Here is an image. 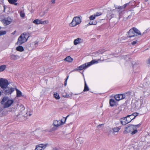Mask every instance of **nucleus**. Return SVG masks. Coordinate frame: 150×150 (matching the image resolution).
<instances>
[{"instance_id": "obj_45", "label": "nucleus", "mask_w": 150, "mask_h": 150, "mask_svg": "<svg viewBox=\"0 0 150 150\" xmlns=\"http://www.w3.org/2000/svg\"><path fill=\"white\" fill-rule=\"evenodd\" d=\"M16 32V31H15L14 32H13L12 33V34L14 35Z\"/></svg>"}, {"instance_id": "obj_8", "label": "nucleus", "mask_w": 150, "mask_h": 150, "mask_svg": "<svg viewBox=\"0 0 150 150\" xmlns=\"http://www.w3.org/2000/svg\"><path fill=\"white\" fill-rule=\"evenodd\" d=\"M8 84L7 80L3 78L0 79V86L2 88H6Z\"/></svg>"}, {"instance_id": "obj_20", "label": "nucleus", "mask_w": 150, "mask_h": 150, "mask_svg": "<svg viewBox=\"0 0 150 150\" xmlns=\"http://www.w3.org/2000/svg\"><path fill=\"white\" fill-rule=\"evenodd\" d=\"M38 44V42H33L30 44V47L32 49H35L37 46Z\"/></svg>"}, {"instance_id": "obj_12", "label": "nucleus", "mask_w": 150, "mask_h": 150, "mask_svg": "<svg viewBox=\"0 0 150 150\" xmlns=\"http://www.w3.org/2000/svg\"><path fill=\"white\" fill-rule=\"evenodd\" d=\"M4 93L6 94H11L14 91V89L12 87H6L5 88Z\"/></svg>"}, {"instance_id": "obj_4", "label": "nucleus", "mask_w": 150, "mask_h": 150, "mask_svg": "<svg viewBox=\"0 0 150 150\" xmlns=\"http://www.w3.org/2000/svg\"><path fill=\"white\" fill-rule=\"evenodd\" d=\"M82 17L81 16H76L74 17L72 22L70 23L69 25L71 27H74L80 24L81 21Z\"/></svg>"}, {"instance_id": "obj_41", "label": "nucleus", "mask_w": 150, "mask_h": 150, "mask_svg": "<svg viewBox=\"0 0 150 150\" xmlns=\"http://www.w3.org/2000/svg\"><path fill=\"white\" fill-rule=\"evenodd\" d=\"M101 14V13H100L99 12H97L96 14L95 15V16H98Z\"/></svg>"}, {"instance_id": "obj_39", "label": "nucleus", "mask_w": 150, "mask_h": 150, "mask_svg": "<svg viewBox=\"0 0 150 150\" xmlns=\"http://www.w3.org/2000/svg\"><path fill=\"white\" fill-rule=\"evenodd\" d=\"M137 43V41H134L132 42L131 43V44L133 45H135Z\"/></svg>"}, {"instance_id": "obj_52", "label": "nucleus", "mask_w": 150, "mask_h": 150, "mask_svg": "<svg viewBox=\"0 0 150 150\" xmlns=\"http://www.w3.org/2000/svg\"><path fill=\"white\" fill-rule=\"evenodd\" d=\"M147 1H148V0H146Z\"/></svg>"}, {"instance_id": "obj_48", "label": "nucleus", "mask_w": 150, "mask_h": 150, "mask_svg": "<svg viewBox=\"0 0 150 150\" xmlns=\"http://www.w3.org/2000/svg\"><path fill=\"white\" fill-rule=\"evenodd\" d=\"M103 52H101L100 53L101 54H102L103 53Z\"/></svg>"}, {"instance_id": "obj_29", "label": "nucleus", "mask_w": 150, "mask_h": 150, "mask_svg": "<svg viewBox=\"0 0 150 150\" xmlns=\"http://www.w3.org/2000/svg\"><path fill=\"white\" fill-rule=\"evenodd\" d=\"M6 68V65H3L0 66V71H4Z\"/></svg>"}, {"instance_id": "obj_6", "label": "nucleus", "mask_w": 150, "mask_h": 150, "mask_svg": "<svg viewBox=\"0 0 150 150\" xmlns=\"http://www.w3.org/2000/svg\"><path fill=\"white\" fill-rule=\"evenodd\" d=\"M129 3H127L125 4L122 6H115L116 9H118V11L119 13L120 16H121L125 11V9L126 6L129 5Z\"/></svg>"}, {"instance_id": "obj_9", "label": "nucleus", "mask_w": 150, "mask_h": 150, "mask_svg": "<svg viewBox=\"0 0 150 150\" xmlns=\"http://www.w3.org/2000/svg\"><path fill=\"white\" fill-rule=\"evenodd\" d=\"M134 125H129L128 127H125V130L123 131V133L125 134H126L129 133L134 129Z\"/></svg>"}, {"instance_id": "obj_31", "label": "nucleus", "mask_w": 150, "mask_h": 150, "mask_svg": "<svg viewBox=\"0 0 150 150\" xmlns=\"http://www.w3.org/2000/svg\"><path fill=\"white\" fill-rule=\"evenodd\" d=\"M11 21H8L7 20H4V24H5L6 25H8L10 24L11 23Z\"/></svg>"}, {"instance_id": "obj_38", "label": "nucleus", "mask_w": 150, "mask_h": 150, "mask_svg": "<svg viewBox=\"0 0 150 150\" xmlns=\"http://www.w3.org/2000/svg\"><path fill=\"white\" fill-rule=\"evenodd\" d=\"M69 76H68L67 77V79L65 80V81H64V85L65 86H66V85H67V80L69 78Z\"/></svg>"}, {"instance_id": "obj_17", "label": "nucleus", "mask_w": 150, "mask_h": 150, "mask_svg": "<svg viewBox=\"0 0 150 150\" xmlns=\"http://www.w3.org/2000/svg\"><path fill=\"white\" fill-rule=\"evenodd\" d=\"M131 105L132 108L134 109H136L137 108H139L140 107H139V106L138 102H136L135 103H132Z\"/></svg>"}, {"instance_id": "obj_2", "label": "nucleus", "mask_w": 150, "mask_h": 150, "mask_svg": "<svg viewBox=\"0 0 150 150\" xmlns=\"http://www.w3.org/2000/svg\"><path fill=\"white\" fill-rule=\"evenodd\" d=\"M141 35L140 31L136 28L134 27L130 29L128 33V37L130 38Z\"/></svg>"}, {"instance_id": "obj_40", "label": "nucleus", "mask_w": 150, "mask_h": 150, "mask_svg": "<svg viewBox=\"0 0 150 150\" xmlns=\"http://www.w3.org/2000/svg\"><path fill=\"white\" fill-rule=\"evenodd\" d=\"M28 113H29V116H30L32 114V112H30V111H28L27 112H26V114H27Z\"/></svg>"}, {"instance_id": "obj_26", "label": "nucleus", "mask_w": 150, "mask_h": 150, "mask_svg": "<svg viewBox=\"0 0 150 150\" xmlns=\"http://www.w3.org/2000/svg\"><path fill=\"white\" fill-rule=\"evenodd\" d=\"M97 24V22L96 21H90L87 25V26L91 25H96Z\"/></svg>"}, {"instance_id": "obj_33", "label": "nucleus", "mask_w": 150, "mask_h": 150, "mask_svg": "<svg viewBox=\"0 0 150 150\" xmlns=\"http://www.w3.org/2000/svg\"><path fill=\"white\" fill-rule=\"evenodd\" d=\"M20 16L22 18H24L25 16V14L23 11H21L20 13Z\"/></svg>"}, {"instance_id": "obj_50", "label": "nucleus", "mask_w": 150, "mask_h": 150, "mask_svg": "<svg viewBox=\"0 0 150 150\" xmlns=\"http://www.w3.org/2000/svg\"><path fill=\"white\" fill-rule=\"evenodd\" d=\"M1 29V27H0V30Z\"/></svg>"}, {"instance_id": "obj_43", "label": "nucleus", "mask_w": 150, "mask_h": 150, "mask_svg": "<svg viewBox=\"0 0 150 150\" xmlns=\"http://www.w3.org/2000/svg\"><path fill=\"white\" fill-rule=\"evenodd\" d=\"M79 70V68L78 69H77V68L73 70L72 71H77Z\"/></svg>"}, {"instance_id": "obj_42", "label": "nucleus", "mask_w": 150, "mask_h": 150, "mask_svg": "<svg viewBox=\"0 0 150 150\" xmlns=\"http://www.w3.org/2000/svg\"><path fill=\"white\" fill-rule=\"evenodd\" d=\"M51 2L52 4H54L55 3V0H52Z\"/></svg>"}, {"instance_id": "obj_13", "label": "nucleus", "mask_w": 150, "mask_h": 150, "mask_svg": "<svg viewBox=\"0 0 150 150\" xmlns=\"http://www.w3.org/2000/svg\"><path fill=\"white\" fill-rule=\"evenodd\" d=\"M33 23L36 24H45L48 23V21H42L40 20L35 19L33 21Z\"/></svg>"}, {"instance_id": "obj_1", "label": "nucleus", "mask_w": 150, "mask_h": 150, "mask_svg": "<svg viewBox=\"0 0 150 150\" xmlns=\"http://www.w3.org/2000/svg\"><path fill=\"white\" fill-rule=\"evenodd\" d=\"M28 37L29 36H28L26 33L21 34L18 38L17 44L19 45H21L27 41Z\"/></svg>"}, {"instance_id": "obj_23", "label": "nucleus", "mask_w": 150, "mask_h": 150, "mask_svg": "<svg viewBox=\"0 0 150 150\" xmlns=\"http://www.w3.org/2000/svg\"><path fill=\"white\" fill-rule=\"evenodd\" d=\"M121 128V127H115L112 129L113 132H117L119 131Z\"/></svg>"}, {"instance_id": "obj_5", "label": "nucleus", "mask_w": 150, "mask_h": 150, "mask_svg": "<svg viewBox=\"0 0 150 150\" xmlns=\"http://www.w3.org/2000/svg\"><path fill=\"white\" fill-rule=\"evenodd\" d=\"M98 62V61L93 60L89 62L86 63L79 66L78 67L79 69L80 70H82L83 69H86L87 68L94 64L97 63Z\"/></svg>"}, {"instance_id": "obj_24", "label": "nucleus", "mask_w": 150, "mask_h": 150, "mask_svg": "<svg viewBox=\"0 0 150 150\" xmlns=\"http://www.w3.org/2000/svg\"><path fill=\"white\" fill-rule=\"evenodd\" d=\"M9 3L11 4H14L15 5H17L18 3H16L18 0H8Z\"/></svg>"}, {"instance_id": "obj_14", "label": "nucleus", "mask_w": 150, "mask_h": 150, "mask_svg": "<svg viewBox=\"0 0 150 150\" xmlns=\"http://www.w3.org/2000/svg\"><path fill=\"white\" fill-rule=\"evenodd\" d=\"M125 98V95L123 94H119L116 95L115 96V100L117 101L123 99Z\"/></svg>"}, {"instance_id": "obj_3", "label": "nucleus", "mask_w": 150, "mask_h": 150, "mask_svg": "<svg viewBox=\"0 0 150 150\" xmlns=\"http://www.w3.org/2000/svg\"><path fill=\"white\" fill-rule=\"evenodd\" d=\"M5 101L6 102L4 103V108L9 107L14 102L13 99H8V98L6 97H5L3 98L1 102V103L3 104L4 103Z\"/></svg>"}, {"instance_id": "obj_21", "label": "nucleus", "mask_w": 150, "mask_h": 150, "mask_svg": "<svg viewBox=\"0 0 150 150\" xmlns=\"http://www.w3.org/2000/svg\"><path fill=\"white\" fill-rule=\"evenodd\" d=\"M10 59L12 60H15L19 58L20 57L17 55L12 54L10 56Z\"/></svg>"}, {"instance_id": "obj_30", "label": "nucleus", "mask_w": 150, "mask_h": 150, "mask_svg": "<svg viewBox=\"0 0 150 150\" xmlns=\"http://www.w3.org/2000/svg\"><path fill=\"white\" fill-rule=\"evenodd\" d=\"M145 102V100L144 99H141L139 100V102H140L139 107H140L142 105H144V104Z\"/></svg>"}, {"instance_id": "obj_34", "label": "nucleus", "mask_w": 150, "mask_h": 150, "mask_svg": "<svg viewBox=\"0 0 150 150\" xmlns=\"http://www.w3.org/2000/svg\"><path fill=\"white\" fill-rule=\"evenodd\" d=\"M96 18V16H95V14L93 15L92 16H91L89 17V19L90 20H92Z\"/></svg>"}, {"instance_id": "obj_44", "label": "nucleus", "mask_w": 150, "mask_h": 150, "mask_svg": "<svg viewBox=\"0 0 150 150\" xmlns=\"http://www.w3.org/2000/svg\"><path fill=\"white\" fill-rule=\"evenodd\" d=\"M147 63L150 64V57L148 60Z\"/></svg>"}, {"instance_id": "obj_27", "label": "nucleus", "mask_w": 150, "mask_h": 150, "mask_svg": "<svg viewBox=\"0 0 150 150\" xmlns=\"http://www.w3.org/2000/svg\"><path fill=\"white\" fill-rule=\"evenodd\" d=\"M16 91L17 96L18 97H21L22 96V93L17 89H16Z\"/></svg>"}, {"instance_id": "obj_51", "label": "nucleus", "mask_w": 150, "mask_h": 150, "mask_svg": "<svg viewBox=\"0 0 150 150\" xmlns=\"http://www.w3.org/2000/svg\"><path fill=\"white\" fill-rule=\"evenodd\" d=\"M4 9L5 10V7L4 6Z\"/></svg>"}, {"instance_id": "obj_19", "label": "nucleus", "mask_w": 150, "mask_h": 150, "mask_svg": "<svg viewBox=\"0 0 150 150\" xmlns=\"http://www.w3.org/2000/svg\"><path fill=\"white\" fill-rule=\"evenodd\" d=\"M116 102L115 100L113 99H110L109 100V104L110 106L111 107H113L116 105Z\"/></svg>"}, {"instance_id": "obj_10", "label": "nucleus", "mask_w": 150, "mask_h": 150, "mask_svg": "<svg viewBox=\"0 0 150 150\" xmlns=\"http://www.w3.org/2000/svg\"><path fill=\"white\" fill-rule=\"evenodd\" d=\"M130 120V119L127 118V116L125 117L122 118L120 120L121 124L123 125H125L126 124L129 123Z\"/></svg>"}, {"instance_id": "obj_47", "label": "nucleus", "mask_w": 150, "mask_h": 150, "mask_svg": "<svg viewBox=\"0 0 150 150\" xmlns=\"http://www.w3.org/2000/svg\"><path fill=\"white\" fill-rule=\"evenodd\" d=\"M26 116H28V115H29V113H28V114H26Z\"/></svg>"}, {"instance_id": "obj_25", "label": "nucleus", "mask_w": 150, "mask_h": 150, "mask_svg": "<svg viewBox=\"0 0 150 150\" xmlns=\"http://www.w3.org/2000/svg\"><path fill=\"white\" fill-rule=\"evenodd\" d=\"M16 50L17 51L21 52L23 51L24 50V49L22 46L19 45V46L16 47Z\"/></svg>"}, {"instance_id": "obj_18", "label": "nucleus", "mask_w": 150, "mask_h": 150, "mask_svg": "<svg viewBox=\"0 0 150 150\" xmlns=\"http://www.w3.org/2000/svg\"><path fill=\"white\" fill-rule=\"evenodd\" d=\"M83 41L82 39L80 38H78L74 40V45H77L79 43H82Z\"/></svg>"}, {"instance_id": "obj_22", "label": "nucleus", "mask_w": 150, "mask_h": 150, "mask_svg": "<svg viewBox=\"0 0 150 150\" xmlns=\"http://www.w3.org/2000/svg\"><path fill=\"white\" fill-rule=\"evenodd\" d=\"M73 60V58H72L70 56H68L65 58L64 60L66 62H72Z\"/></svg>"}, {"instance_id": "obj_11", "label": "nucleus", "mask_w": 150, "mask_h": 150, "mask_svg": "<svg viewBox=\"0 0 150 150\" xmlns=\"http://www.w3.org/2000/svg\"><path fill=\"white\" fill-rule=\"evenodd\" d=\"M47 145V144H39L36 146L35 150H44Z\"/></svg>"}, {"instance_id": "obj_46", "label": "nucleus", "mask_w": 150, "mask_h": 150, "mask_svg": "<svg viewBox=\"0 0 150 150\" xmlns=\"http://www.w3.org/2000/svg\"><path fill=\"white\" fill-rule=\"evenodd\" d=\"M102 125V124H101V125H98V126L97 127H98V128L99 127H100V126H101V125Z\"/></svg>"}, {"instance_id": "obj_15", "label": "nucleus", "mask_w": 150, "mask_h": 150, "mask_svg": "<svg viewBox=\"0 0 150 150\" xmlns=\"http://www.w3.org/2000/svg\"><path fill=\"white\" fill-rule=\"evenodd\" d=\"M139 115V113L137 112H134L132 114L127 115V118L130 119V122L133 120L134 119L135 117Z\"/></svg>"}, {"instance_id": "obj_32", "label": "nucleus", "mask_w": 150, "mask_h": 150, "mask_svg": "<svg viewBox=\"0 0 150 150\" xmlns=\"http://www.w3.org/2000/svg\"><path fill=\"white\" fill-rule=\"evenodd\" d=\"M54 96L57 99H59L60 98L59 94H57V93L54 94Z\"/></svg>"}, {"instance_id": "obj_35", "label": "nucleus", "mask_w": 150, "mask_h": 150, "mask_svg": "<svg viewBox=\"0 0 150 150\" xmlns=\"http://www.w3.org/2000/svg\"><path fill=\"white\" fill-rule=\"evenodd\" d=\"M62 96L64 98H69L70 97L69 95L66 93L64 94H63Z\"/></svg>"}, {"instance_id": "obj_49", "label": "nucleus", "mask_w": 150, "mask_h": 150, "mask_svg": "<svg viewBox=\"0 0 150 150\" xmlns=\"http://www.w3.org/2000/svg\"><path fill=\"white\" fill-rule=\"evenodd\" d=\"M1 95V92L0 91V96Z\"/></svg>"}, {"instance_id": "obj_28", "label": "nucleus", "mask_w": 150, "mask_h": 150, "mask_svg": "<svg viewBox=\"0 0 150 150\" xmlns=\"http://www.w3.org/2000/svg\"><path fill=\"white\" fill-rule=\"evenodd\" d=\"M89 90V88L88 86L87 85L86 81H85V85L83 91L85 92L86 91H88Z\"/></svg>"}, {"instance_id": "obj_16", "label": "nucleus", "mask_w": 150, "mask_h": 150, "mask_svg": "<svg viewBox=\"0 0 150 150\" xmlns=\"http://www.w3.org/2000/svg\"><path fill=\"white\" fill-rule=\"evenodd\" d=\"M141 125V124L140 123H139L138 125H134V129H133V130L132 131L131 133V134L133 135L137 133L138 132L137 128H139Z\"/></svg>"}, {"instance_id": "obj_37", "label": "nucleus", "mask_w": 150, "mask_h": 150, "mask_svg": "<svg viewBox=\"0 0 150 150\" xmlns=\"http://www.w3.org/2000/svg\"><path fill=\"white\" fill-rule=\"evenodd\" d=\"M78 141H79L80 144H81L83 142V141L82 140V139L81 138H79L78 139Z\"/></svg>"}, {"instance_id": "obj_7", "label": "nucleus", "mask_w": 150, "mask_h": 150, "mask_svg": "<svg viewBox=\"0 0 150 150\" xmlns=\"http://www.w3.org/2000/svg\"><path fill=\"white\" fill-rule=\"evenodd\" d=\"M69 115H68L66 117L64 122H63L62 120H54L53 122V124L54 127L53 128V130H55L57 129V127L64 124L67 120V118L69 116Z\"/></svg>"}, {"instance_id": "obj_36", "label": "nucleus", "mask_w": 150, "mask_h": 150, "mask_svg": "<svg viewBox=\"0 0 150 150\" xmlns=\"http://www.w3.org/2000/svg\"><path fill=\"white\" fill-rule=\"evenodd\" d=\"M6 33V32L5 31H0V36L4 35Z\"/></svg>"}]
</instances>
